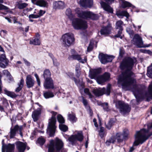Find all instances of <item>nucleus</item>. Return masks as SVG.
Listing matches in <instances>:
<instances>
[{
  "mask_svg": "<svg viewBox=\"0 0 152 152\" xmlns=\"http://www.w3.org/2000/svg\"><path fill=\"white\" fill-rule=\"evenodd\" d=\"M19 126L16 125L13 128H11L10 132V138H14L16 132L18 130Z\"/></svg>",
  "mask_w": 152,
  "mask_h": 152,
  "instance_id": "a878e982",
  "label": "nucleus"
},
{
  "mask_svg": "<svg viewBox=\"0 0 152 152\" xmlns=\"http://www.w3.org/2000/svg\"><path fill=\"white\" fill-rule=\"evenodd\" d=\"M81 6L84 7L91 8L93 5V0H80Z\"/></svg>",
  "mask_w": 152,
  "mask_h": 152,
  "instance_id": "4be33fe9",
  "label": "nucleus"
},
{
  "mask_svg": "<svg viewBox=\"0 0 152 152\" xmlns=\"http://www.w3.org/2000/svg\"><path fill=\"white\" fill-rule=\"evenodd\" d=\"M132 43L138 48H143V42L142 38L137 34H136L132 40Z\"/></svg>",
  "mask_w": 152,
  "mask_h": 152,
  "instance_id": "4468645a",
  "label": "nucleus"
},
{
  "mask_svg": "<svg viewBox=\"0 0 152 152\" xmlns=\"http://www.w3.org/2000/svg\"><path fill=\"white\" fill-rule=\"evenodd\" d=\"M124 54V51L123 50L120 49L119 54V56L121 57H122L123 56V55Z\"/></svg>",
  "mask_w": 152,
  "mask_h": 152,
  "instance_id": "e2e57ef3",
  "label": "nucleus"
},
{
  "mask_svg": "<svg viewBox=\"0 0 152 152\" xmlns=\"http://www.w3.org/2000/svg\"><path fill=\"white\" fill-rule=\"evenodd\" d=\"M16 148L18 152H24L27 146V143L20 141H17L15 143Z\"/></svg>",
  "mask_w": 152,
  "mask_h": 152,
  "instance_id": "6ab92c4d",
  "label": "nucleus"
},
{
  "mask_svg": "<svg viewBox=\"0 0 152 152\" xmlns=\"http://www.w3.org/2000/svg\"><path fill=\"white\" fill-rule=\"evenodd\" d=\"M34 76L36 78V81L38 84V86H40L41 85V82L38 75L37 74V73H35L34 74Z\"/></svg>",
  "mask_w": 152,
  "mask_h": 152,
  "instance_id": "8fccbe9b",
  "label": "nucleus"
},
{
  "mask_svg": "<svg viewBox=\"0 0 152 152\" xmlns=\"http://www.w3.org/2000/svg\"><path fill=\"white\" fill-rule=\"evenodd\" d=\"M24 80L23 79H21L19 82L18 83V87L15 88V91L16 93L19 92L22 89L24 85Z\"/></svg>",
  "mask_w": 152,
  "mask_h": 152,
  "instance_id": "cd10ccee",
  "label": "nucleus"
},
{
  "mask_svg": "<svg viewBox=\"0 0 152 152\" xmlns=\"http://www.w3.org/2000/svg\"><path fill=\"white\" fill-rule=\"evenodd\" d=\"M9 63L8 60L6 58L5 54L4 53L0 55V67L5 68L7 66Z\"/></svg>",
  "mask_w": 152,
  "mask_h": 152,
  "instance_id": "f3484780",
  "label": "nucleus"
},
{
  "mask_svg": "<svg viewBox=\"0 0 152 152\" xmlns=\"http://www.w3.org/2000/svg\"><path fill=\"white\" fill-rule=\"evenodd\" d=\"M115 122V119L114 118H111L107 124L106 125V127L108 129H110L112 126Z\"/></svg>",
  "mask_w": 152,
  "mask_h": 152,
  "instance_id": "2f4dec72",
  "label": "nucleus"
},
{
  "mask_svg": "<svg viewBox=\"0 0 152 152\" xmlns=\"http://www.w3.org/2000/svg\"><path fill=\"white\" fill-rule=\"evenodd\" d=\"M37 5L39 6V7L46 8H47L48 6V3L47 1L43 0H39Z\"/></svg>",
  "mask_w": 152,
  "mask_h": 152,
  "instance_id": "473e14b6",
  "label": "nucleus"
},
{
  "mask_svg": "<svg viewBox=\"0 0 152 152\" xmlns=\"http://www.w3.org/2000/svg\"><path fill=\"white\" fill-rule=\"evenodd\" d=\"M45 140L42 137H41L38 138L37 140V142L42 146L45 143Z\"/></svg>",
  "mask_w": 152,
  "mask_h": 152,
  "instance_id": "a19ab883",
  "label": "nucleus"
},
{
  "mask_svg": "<svg viewBox=\"0 0 152 152\" xmlns=\"http://www.w3.org/2000/svg\"><path fill=\"white\" fill-rule=\"evenodd\" d=\"M123 22L121 20L117 21L115 23V29L117 31V33L114 36V37L120 38L122 39L123 37L122 35V31L123 30Z\"/></svg>",
  "mask_w": 152,
  "mask_h": 152,
  "instance_id": "9b49d317",
  "label": "nucleus"
},
{
  "mask_svg": "<svg viewBox=\"0 0 152 152\" xmlns=\"http://www.w3.org/2000/svg\"><path fill=\"white\" fill-rule=\"evenodd\" d=\"M93 48V46H92L91 45L88 46V47L87 48V51L88 52H90L92 50Z\"/></svg>",
  "mask_w": 152,
  "mask_h": 152,
  "instance_id": "338daca9",
  "label": "nucleus"
},
{
  "mask_svg": "<svg viewBox=\"0 0 152 152\" xmlns=\"http://www.w3.org/2000/svg\"><path fill=\"white\" fill-rule=\"evenodd\" d=\"M23 60L24 62L25 65L27 66H30L31 65V63L29 61H27L26 59L23 58Z\"/></svg>",
  "mask_w": 152,
  "mask_h": 152,
  "instance_id": "4d7b16f0",
  "label": "nucleus"
},
{
  "mask_svg": "<svg viewBox=\"0 0 152 152\" xmlns=\"http://www.w3.org/2000/svg\"><path fill=\"white\" fill-rule=\"evenodd\" d=\"M28 18H39V16L38 15L31 14L29 15Z\"/></svg>",
  "mask_w": 152,
  "mask_h": 152,
  "instance_id": "864d4df0",
  "label": "nucleus"
},
{
  "mask_svg": "<svg viewBox=\"0 0 152 152\" xmlns=\"http://www.w3.org/2000/svg\"><path fill=\"white\" fill-rule=\"evenodd\" d=\"M27 5V4L26 3L19 4L18 7L20 9H22L26 7Z\"/></svg>",
  "mask_w": 152,
  "mask_h": 152,
  "instance_id": "09e8293b",
  "label": "nucleus"
},
{
  "mask_svg": "<svg viewBox=\"0 0 152 152\" xmlns=\"http://www.w3.org/2000/svg\"><path fill=\"white\" fill-rule=\"evenodd\" d=\"M76 83H75L80 89H83L84 88V83L83 81H81L79 80H76Z\"/></svg>",
  "mask_w": 152,
  "mask_h": 152,
  "instance_id": "e433bc0d",
  "label": "nucleus"
},
{
  "mask_svg": "<svg viewBox=\"0 0 152 152\" xmlns=\"http://www.w3.org/2000/svg\"><path fill=\"white\" fill-rule=\"evenodd\" d=\"M80 36L82 39H85L86 38V32L82 31L80 33Z\"/></svg>",
  "mask_w": 152,
  "mask_h": 152,
  "instance_id": "3c124183",
  "label": "nucleus"
},
{
  "mask_svg": "<svg viewBox=\"0 0 152 152\" xmlns=\"http://www.w3.org/2000/svg\"><path fill=\"white\" fill-rule=\"evenodd\" d=\"M22 128H23L22 126H19L18 130L19 131L21 137H22L23 136V134L21 132V131L22 130Z\"/></svg>",
  "mask_w": 152,
  "mask_h": 152,
  "instance_id": "69168bd1",
  "label": "nucleus"
},
{
  "mask_svg": "<svg viewBox=\"0 0 152 152\" xmlns=\"http://www.w3.org/2000/svg\"><path fill=\"white\" fill-rule=\"evenodd\" d=\"M41 109L38 108L36 110L32 112V117L34 122L37 121L38 119L39 116L41 114Z\"/></svg>",
  "mask_w": 152,
  "mask_h": 152,
  "instance_id": "b1692460",
  "label": "nucleus"
},
{
  "mask_svg": "<svg viewBox=\"0 0 152 152\" xmlns=\"http://www.w3.org/2000/svg\"><path fill=\"white\" fill-rule=\"evenodd\" d=\"M2 101V104L4 106L7 107L9 105V103L8 102L7 100L5 98H3L1 99Z\"/></svg>",
  "mask_w": 152,
  "mask_h": 152,
  "instance_id": "49530a36",
  "label": "nucleus"
},
{
  "mask_svg": "<svg viewBox=\"0 0 152 152\" xmlns=\"http://www.w3.org/2000/svg\"><path fill=\"white\" fill-rule=\"evenodd\" d=\"M61 40L63 45L65 47H69L73 44L75 39L72 34L67 33L62 36Z\"/></svg>",
  "mask_w": 152,
  "mask_h": 152,
  "instance_id": "6e6552de",
  "label": "nucleus"
},
{
  "mask_svg": "<svg viewBox=\"0 0 152 152\" xmlns=\"http://www.w3.org/2000/svg\"><path fill=\"white\" fill-rule=\"evenodd\" d=\"M8 9L9 8L1 4H0V10H8Z\"/></svg>",
  "mask_w": 152,
  "mask_h": 152,
  "instance_id": "5fc2aeb1",
  "label": "nucleus"
},
{
  "mask_svg": "<svg viewBox=\"0 0 152 152\" xmlns=\"http://www.w3.org/2000/svg\"><path fill=\"white\" fill-rule=\"evenodd\" d=\"M15 145L14 144H8L4 149L2 150V152H14L15 149Z\"/></svg>",
  "mask_w": 152,
  "mask_h": 152,
  "instance_id": "393cba45",
  "label": "nucleus"
},
{
  "mask_svg": "<svg viewBox=\"0 0 152 152\" xmlns=\"http://www.w3.org/2000/svg\"><path fill=\"white\" fill-rule=\"evenodd\" d=\"M68 116L69 120L72 122L75 123L77 121V118L75 115L70 114H68Z\"/></svg>",
  "mask_w": 152,
  "mask_h": 152,
  "instance_id": "4c0bfd02",
  "label": "nucleus"
},
{
  "mask_svg": "<svg viewBox=\"0 0 152 152\" xmlns=\"http://www.w3.org/2000/svg\"><path fill=\"white\" fill-rule=\"evenodd\" d=\"M72 80H73L75 83H76V79L74 76V74L72 73H68L67 75Z\"/></svg>",
  "mask_w": 152,
  "mask_h": 152,
  "instance_id": "de8ad7c7",
  "label": "nucleus"
},
{
  "mask_svg": "<svg viewBox=\"0 0 152 152\" xmlns=\"http://www.w3.org/2000/svg\"><path fill=\"white\" fill-rule=\"evenodd\" d=\"M115 105L116 107L119 109L120 113L124 116L129 113L131 110V107L129 105L123 101H117Z\"/></svg>",
  "mask_w": 152,
  "mask_h": 152,
  "instance_id": "1a4fd4ad",
  "label": "nucleus"
},
{
  "mask_svg": "<svg viewBox=\"0 0 152 152\" xmlns=\"http://www.w3.org/2000/svg\"><path fill=\"white\" fill-rule=\"evenodd\" d=\"M100 3L101 6L104 10L111 13L113 12L112 10L110 9V7L106 3L103 1H101Z\"/></svg>",
  "mask_w": 152,
  "mask_h": 152,
  "instance_id": "c756f323",
  "label": "nucleus"
},
{
  "mask_svg": "<svg viewBox=\"0 0 152 152\" xmlns=\"http://www.w3.org/2000/svg\"><path fill=\"white\" fill-rule=\"evenodd\" d=\"M112 27L111 24L108 23L107 26H103L100 30L102 35L106 36L111 34Z\"/></svg>",
  "mask_w": 152,
  "mask_h": 152,
  "instance_id": "dca6fc26",
  "label": "nucleus"
},
{
  "mask_svg": "<svg viewBox=\"0 0 152 152\" xmlns=\"http://www.w3.org/2000/svg\"><path fill=\"white\" fill-rule=\"evenodd\" d=\"M84 92L86 94L88 95L90 99H92L94 97V96L90 92L89 89L87 88L84 89Z\"/></svg>",
  "mask_w": 152,
  "mask_h": 152,
  "instance_id": "c03bdc74",
  "label": "nucleus"
},
{
  "mask_svg": "<svg viewBox=\"0 0 152 152\" xmlns=\"http://www.w3.org/2000/svg\"><path fill=\"white\" fill-rule=\"evenodd\" d=\"M29 43L35 45H39L40 44V42L39 38H35L34 39L30 40Z\"/></svg>",
  "mask_w": 152,
  "mask_h": 152,
  "instance_id": "f704fd0d",
  "label": "nucleus"
},
{
  "mask_svg": "<svg viewBox=\"0 0 152 152\" xmlns=\"http://www.w3.org/2000/svg\"><path fill=\"white\" fill-rule=\"evenodd\" d=\"M52 116L51 118L49 119L48 127V131L49 132L50 136H53L55 132L56 126V118L55 116L57 114L56 112L52 111L51 112Z\"/></svg>",
  "mask_w": 152,
  "mask_h": 152,
  "instance_id": "0eeeda50",
  "label": "nucleus"
},
{
  "mask_svg": "<svg viewBox=\"0 0 152 152\" xmlns=\"http://www.w3.org/2000/svg\"><path fill=\"white\" fill-rule=\"evenodd\" d=\"M45 11H43L42 10H40L38 15L39 16V17L42 16L45 13Z\"/></svg>",
  "mask_w": 152,
  "mask_h": 152,
  "instance_id": "bf43d9fd",
  "label": "nucleus"
},
{
  "mask_svg": "<svg viewBox=\"0 0 152 152\" xmlns=\"http://www.w3.org/2000/svg\"><path fill=\"white\" fill-rule=\"evenodd\" d=\"M4 94L11 98H15L17 96V95L14 92L9 91L6 88L4 89Z\"/></svg>",
  "mask_w": 152,
  "mask_h": 152,
  "instance_id": "7c9ffc66",
  "label": "nucleus"
},
{
  "mask_svg": "<svg viewBox=\"0 0 152 152\" xmlns=\"http://www.w3.org/2000/svg\"><path fill=\"white\" fill-rule=\"evenodd\" d=\"M44 87L45 89H53L54 88L53 81L52 78L44 80Z\"/></svg>",
  "mask_w": 152,
  "mask_h": 152,
  "instance_id": "a211bd4d",
  "label": "nucleus"
},
{
  "mask_svg": "<svg viewBox=\"0 0 152 152\" xmlns=\"http://www.w3.org/2000/svg\"><path fill=\"white\" fill-rule=\"evenodd\" d=\"M98 104V105H102L104 111L107 112L110 111V110L108 107V103H107L106 102L103 103H102L101 102H99Z\"/></svg>",
  "mask_w": 152,
  "mask_h": 152,
  "instance_id": "c9c22d12",
  "label": "nucleus"
},
{
  "mask_svg": "<svg viewBox=\"0 0 152 152\" xmlns=\"http://www.w3.org/2000/svg\"><path fill=\"white\" fill-rule=\"evenodd\" d=\"M133 59L130 57L123 60L120 64L121 70H124L118 77V82L121 84L122 88L126 91L131 90L135 96L137 102L139 103L141 100L143 90L136 85H134L136 80L133 78L134 73L132 71L134 64Z\"/></svg>",
  "mask_w": 152,
  "mask_h": 152,
  "instance_id": "f257e3e1",
  "label": "nucleus"
},
{
  "mask_svg": "<svg viewBox=\"0 0 152 152\" xmlns=\"http://www.w3.org/2000/svg\"><path fill=\"white\" fill-rule=\"evenodd\" d=\"M53 7L55 9H63L65 7L64 3L61 1H54L53 3Z\"/></svg>",
  "mask_w": 152,
  "mask_h": 152,
  "instance_id": "5701e85b",
  "label": "nucleus"
},
{
  "mask_svg": "<svg viewBox=\"0 0 152 152\" xmlns=\"http://www.w3.org/2000/svg\"><path fill=\"white\" fill-rule=\"evenodd\" d=\"M43 96L46 99L52 98L54 96L53 93L50 91H46L44 92Z\"/></svg>",
  "mask_w": 152,
  "mask_h": 152,
  "instance_id": "72a5a7b5",
  "label": "nucleus"
},
{
  "mask_svg": "<svg viewBox=\"0 0 152 152\" xmlns=\"http://www.w3.org/2000/svg\"><path fill=\"white\" fill-rule=\"evenodd\" d=\"M57 119L60 124H63L64 123L65 121L63 117L60 114H58L57 116Z\"/></svg>",
  "mask_w": 152,
  "mask_h": 152,
  "instance_id": "79ce46f5",
  "label": "nucleus"
},
{
  "mask_svg": "<svg viewBox=\"0 0 152 152\" xmlns=\"http://www.w3.org/2000/svg\"><path fill=\"white\" fill-rule=\"evenodd\" d=\"M110 92V88L109 87L107 88V89L104 88L101 89H94L92 91L93 93L96 96H102L104 93L107 96L109 95Z\"/></svg>",
  "mask_w": 152,
  "mask_h": 152,
  "instance_id": "2eb2a0df",
  "label": "nucleus"
},
{
  "mask_svg": "<svg viewBox=\"0 0 152 152\" xmlns=\"http://www.w3.org/2000/svg\"><path fill=\"white\" fill-rule=\"evenodd\" d=\"M102 71L101 68L93 69L90 70L89 75L91 79H96L98 84L102 85L109 80L110 75V73L107 72H105L102 75H99Z\"/></svg>",
  "mask_w": 152,
  "mask_h": 152,
  "instance_id": "f03ea898",
  "label": "nucleus"
},
{
  "mask_svg": "<svg viewBox=\"0 0 152 152\" xmlns=\"http://www.w3.org/2000/svg\"><path fill=\"white\" fill-rule=\"evenodd\" d=\"M7 34V31L4 30H2L0 31V35L1 36L3 35V36H5Z\"/></svg>",
  "mask_w": 152,
  "mask_h": 152,
  "instance_id": "052dcab7",
  "label": "nucleus"
},
{
  "mask_svg": "<svg viewBox=\"0 0 152 152\" xmlns=\"http://www.w3.org/2000/svg\"><path fill=\"white\" fill-rule=\"evenodd\" d=\"M26 83L27 87L30 88L33 87L35 81L30 75H28L26 80Z\"/></svg>",
  "mask_w": 152,
  "mask_h": 152,
  "instance_id": "412c9836",
  "label": "nucleus"
},
{
  "mask_svg": "<svg viewBox=\"0 0 152 152\" xmlns=\"http://www.w3.org/2000/svg\"><path fill=\"white\" fill-rule=\"evenodd\" d=\"M115 137H111L110 138L109 140L111 143H114L115 141Z\"/></svg>",
  "mask_w": 152,
  "mask_h": 152,
  "instance_id": "6e6d98bb",
  "label": "nucleus"
},
{
  "mask_svg": "<svg viewBox=\"0 0 152 152\" xmlns=\"http://www.w3.org/2000/svg\"><path fill=\"white\" fill-rule=\"evenodd\" d=\"M60 129L63 132H66L68 129V127L66 125L63 124H60L59 125Z\"/></svg>",
  "mask_w": 152,
  "mask_h": 152,
  "instance_id": "58836bf2",
  "label": "nucleus"
},
{
  "mask_svg": "<svg viewBox=\"0 0 152 152\" xmlns=\"http://www.w3.org/2000/svg\"><path fill=\"white\" fill-rule=\"evenodd\" d=\"M39 0H31L32 3L34 4L37 5Z\"/></svg>",
  "mask_w": 152,
  "mask_h": 152,
  "instance_id": "774afa93",
  "label": "nucleus"
},
{
  "mask_svg": "<svg viewBox=\"0 0 152 152\" xmlns=\"http://www.w3.org/2000/svg\"><path fill=\"white\" fill-rule=\"evenodd\" d=\"M147 75L149 77L152 78V70L147 69Z\"/></svg>",
  "mask_w": 152,
  "mask_h": 152,
  "instance_id": "603ef678",
  "label": "nucleus"
},
{
  "mask_svg": "<svg viewBox=\"0 0 152 152\" xmlns=\"http://www.w3.org/2000/svg\"><path fill=\"white\" fill-rule=\"evenodd\" d=\"M51 74L50 72L49 69H45L43 74L44 80L51 79Z\"/></svg>",
  "mask_w": 152,
  "mask_h": 152,
  "instance_id": "bb28decb",
  "label": "nucleus"
},
{
  "mask_svg": "<svg viewBox=\"0 0 152 152\" xmlns=\"http://www.w3.org/2000/svg\"><path fill=\"white\" fill-rule=\"evenodd\" d=\"M76 13L78 17L84 19L88 18L93 20H96L99 18L98 15L94 14L90 11H85L80 10L79 8L75 10Z\"/></svg>",
  "mask_w": 152,
  "mask_h": 152,
  "instance_id": "423d86ee",
  "label": "nucleus"
},
{
  "mask_svg": "<svg viewBox=\"0 0 152 152\" xmlns=\"http://www.w3.org/2000/svg\"><path fill=\"white\" fill-rule=\"evenodd\" d=\"M53 61L54 66H57L59 65V63L57 61L56 59V58L53 60Z\"/></svg>",
  "mask_w": 152,
  "mask_h": 152,
  "instance_id": "13d9d810",
  "label": "nucleus"
},
{
  "mask_svg": "<svg viewBox=\"0 0 152 152\" xmlns=\"http://www.w3.org/2000/svg\"><path fill=\"white\" fill-rule=\"evenodd\" d=\"M148 132L149 130L145 129L137 131L135 135V140L134 142L133 145L134 146H137L140 144H142L149 137L152 136V130L151 132L147 135L145 134V133H148Z\"/></svg>",
  "mask_w": 152,
  "mask_h": 152,
  "instance_id": "20e7f679",
  "label": "nucleus"
},
{
  "mask_svg": "<svg viewBox=\"0 0 152 152\" xmlns=\"http://www.w3.org/2000/svg\"><path fill=\"white\" fill-rule=\"evenodd\" d=\"M83 139V136L81 132H78L77 134L72 135L68 138V141L72 145H74L76 143L77 141L82 142Z\"/></svg>",
  "mask_w": 152,
  "mask_h": 152,
  "instance_id": "9d476101",
  "label": "nucleus"
},
{
  "mask_svg": "<svg viewBox=\"0 0 152 152\" xmlns=\"http://www.w3.org/2000/svg\"><path fill=\"white\" fill-rule=\"evenodd\" d=\"M118 16H122L126 17L127 18H128L129 16V14L125 11H123L119 13L118 15Z\"/></svg>",
  "mask_w": 152,
  "mask_h": 152,
  "instance_id": "37998d69",
  "label": "nucleus"
},
{
  "mask_svg": "<svg viewBox=\"0 0 152 152\" xmlns=\"http://www.w3.org/2000/svg\"><path fill=\"white\" fill-rule=\"evenodd\" d=\"M114 57L113 56H109L102 53L99 54L98 56L99 61L102 64H104L111 62Z\"/></svg>",
  "mask_w": 152,
  "mask_h": 152,
  "instance_id": "ddd939ff",
  "label": "nucleus"
},
{
  "mask_svg": "<svg viewBox=\"0 0 152 152\" xmlns=\"http://www.w3.org/2000/svg\"><path fill=\"white\" fill-rule=\"evenodd\" d=\"M129 134L128 130L125 129L124 130L123 133L119 132L116 133L115 137L117 142L120 143L122 142L124 140H127Z\"/></svg>",
  "mask_w": 152,
  "mask_h": 152,
  "instance_id": "f8f14e48",
  "label": "nucleus"
},
{
  "mask_svg": "<svg viewBox=\"0 0 152 152\" xmlns=\"http://www.w3.org/2000/svg\"><path fill=\"white\" fill-rule=\"evenodd\" d=\"M146 96L152 99V82L149 86L148 90L145 94Z\"/></svg>",
  "mask_w": 152,
  "mask_h": 152,
  "instance_id": "c85d7f7f",
  "label": "nucleus"
},
{
  "mask_svg": "<svg viewBox=\"0 0 152 152\" xmlns=\"http://www.w3.org/2000/svg\"><path fill=\"white\" fill-rule=\"evenodd\" d=\"M1 144L2 145V150L4 149V148L5 147V146H7V145L5 144L4 142V140H2L1 142Z\"/></svg>",
  "mask_w": 152,
  "mask_h": 152,
  "instance_id": "0e129e2a",
  "label": "nucleus"
},
{
  "mask_svg": "<svg viewBox=\"0 0 152 152\" xmlns=\"http://www.w3.org/2000/svg\"><path fill=\"white\" fill-rule=\"evenodd\" d=\"M66 14L70 20H72V26L75 29L84 30L87 28V23L86 21L78 18L73 19L74 16L70 8L66 9Z\"/></svg>",
  "mask_w": 152,
  "mask_h": 152,
  "instance_id": "7ed1b4c3",
  "label": "nucleus"
},
{
  "mask_svg": "<svg viewBox=\"0 0 152 152\" xmlns=\"http://www.w3.org/2000/svg\"><path fill=\"white\" fill-rule=\"evenodd\" d=\"M3 72V74L5 75H6L7 76H8L10 74L8 71L7 70H4Z\"/></svg>",
  "mask_w": 152,
  "mask_h": 152,
  "instance_id": "680f3d73",
  "label": "nucleus"
},
{
  "mask_svg": "<svg viewBox=\"0 0 152 152\" xmlns=\"http://www.w3.org/2000/svg\"><path fill=\"white\" fill-rule=\"evenodd\" d=\"M64 143L61 140L50 141L48 152H67V149L63 148Z\"/></svg>",
  "mask_w": 152,
  "mask_h": 152,
  "instance_id": "39448f33",
  "label": "nucleus"
},
{
  "mask_svg": "<svg viewBox=\"0 0 152 152\" xmlns=\"http://www.w3.org/2000/svg\"><path fill=\"white\" fill-rule=\"evenodd\" d=\"M82 102H83L86 108L88 107L89 108V106L88 104L87 100L86 99H85L84 98L83 96L82 97Z\"/></svg>",
  "mask_w": 152,
  "mask_h": 152,
  "instance_id": "a18cd8bd",
  "label": "nucleus"
},
{
  "mask_svg": "<svg viewBox=\"0 0 152 152\" xmlns=\"http://www.w3.org/2000/svg\"><path fill=\"white\" fill-rule=\"evenodd\" d=\"M68 59L69 60H77L82 63H84L87 61L86 58H85L84 59H82L80 55L78 54L72 55L69 56L68 58Z\"/></svg>",
  "mask_w": 152,
  "mask_h": 152,
  "instance_id": "aec40b11",
  "label": "nucleus"
},
{
  "mask_svg": "<svg viewBox=\"0 0 152 152\" xmlns=\"http://www.w3.org/2000/svg\"><path fill=\"white\" fill-rule=\"evenodd\" d=\"M126 31L130 35V37L132 38L134 34V32L132 29L130 28L127 27Z\"/></svg>",
  "mask_w": 152,
  "mask_h": 152,
  "instance_id": "ea45409f",
  "label": "nucleus"
}]
</instances>
